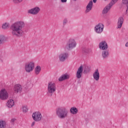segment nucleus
I'll return each mask as SVG.
<instances>
[{"mask_svg": "<svg viewBox=\"0 0 128 128\" xmlns=\"http://www.w3.org/2000/svg\"><path fill=\"white\" fill-rule=\"evenodd\" d=\"M96 0H93V2H94V4H96Z\"/></svg>", "mask_w": 128, "mask_h": 128, "instance_id": "34", "label": "nucleus"}, {"mask_svg": "<svg viewBox=\"0 0 128 128\" xmlns=\"http://www.w3.org/2000/svg\"><path fill=\"white\" fill-rule=\"evenodd\" d=\"M56 84L54 82H49L48 86V94H51V96L56 92Z\"/></svg>", "mask_w": 128, "mask_h": 128, "instance_id": "3", "label": "nucleus"}, {"mask_svg": "<svg viewBox=\"0 0 128 128\" xmlns=\"http://www.w3.org/2000/svg\"><path fill=\"white\" fill-rule=\"evenodd\" d=\"M70 112L72 114H78V108L72 107L70 109Z\"/></svg>", "mask_w": 128, "mask_h": 128, "instance_id": "22", "label": "nucleus"}, {"mask_svg": "<svg viewBox=\"0 0 128 128\" xmlns=\"http://www.w3.org/2000/svg\"><path fill=\"white\" fill-rule=\"evenodd\" d=\"M22 0H12L14 4H20V2H22Z\"/></svg>", "mask_w": 128, "mask_h": 128, "instance_id": "28", "label": "nucleus"}, {"mask_svg": "<svg viewBox=\"0 0 128 128\" xmlns=\"http://www.w3.org/2000/svg\"><path fill=\"white\" fill-rule=\"evenodd\" d=\"M32 117L35 122H40V120H42V116L40 112H35L32 114Z\"/></svg>", "mask_w": 128, "mask_h": 128, "instance_id": "9", "label": "nucleus"}, {"mask_svg": "<svg viewBox=\"0 0 128 128\" xmlns=\"http://www.w3.org/2000/svg\"><path fill=\"white\" fill-rule=\"evenodd\" d=\"M40 12V8L38 7H35L34 8H31L28 10V13L30 14H33L34 16H36L38 12Z\"/></svg>", "mask_w": 128, "mask_h": 128, "instance_id": "10", "label": "nucleus"}, {"mask_svg": "<svg viewBox=\"0 0 128 128\" xmlns=\"http://www.w3.org/2000/svg\"><path fill=\"white\" fill-rule=\"evenodd\" d=\"M104 24L99 23L94 26V30L97 34H102L104 32Z\"/></svg>", "mask_w": 128, "mask_h": 128, "instance_id": "7", "label": "nucleus"}, {"mask_svg": "<svg viewBox=\"0 0 128 128\" xmlns=\"http://www.w3.org/2000/svg\"><path fill=\"white\" fill-rule=\"evenodd\" d=\"M92 0H90L86 7V12L88 14V12H90L92 10Z\"/></svg>", "mask_w": 128, "mask_h": 128, "instance_id": "16", "label": "nucleus"}, {"mask_svg": "<svg viewBox=\"0 0 128 128\" xmlns=\"http://www.w3.org/2000/svg\"><path fill=\"white\" fill-rule=\"evenodd\" d=\"M109 53L108 50H103L102 52V58H103L104 59L107 58H108Z\"/></svg>", "mask_w": 128, "mask_h": 128, "instance_id": "20", "label": "nucleus"}, {"mask_svg": "<svg viewBox=\"0 0 128 128\" xmlns=\"http://www.w3.org/2000/svg\"><path fill=\"white\" fill-rule=\"evenodd\" d=\"M90 49L85 48L83 50L82 52L84 54H88Z\"/></svg>", "mask_w": 128, "mask_h": 128, "instance_id": "27", "label": "nucleus"}, {"mask_svg": "<svg viewBox=\"0 0 128 128\" xmlns=\"http://www.w3.org/2000/svg\"><path fill=\"white\" fill-rule=\"evenodd\" d=\"M62 2H67V0H60Z\"/></svg>", "mask_w": 128, "mask_h": 128, "instance_id": "33", "label": "nucleus"}, {"mask_svg": "<svg viewBox=\"0 0 128 128\" xmlns=\"http://www.w3.org/2000/svg\"><path fill=\"white\" fill-rule=\"evenodd\" d=\"M25 70L26 72H32L34 70V62H30L26 63L24 66Z\"/></svg>", "mask_w": 128, "mask_h": 128, "instance_id": "4", "label": "nucleus"}, {"mask_svg": "<svg viewBox=\"0 0 128 128\" xmlns=\"http://www.w3.org/2000/svg\"><path fill=\"white\" fill-rule=\"evenodd\" d=\"M76 46V40L74 39H70L66 45V48L67 50H70V48H74Z\"/></svg>", "mask_w": 128, "mask_h": 128, "instance_id": "6", "label": "nucleus"}, {"mask_svg": "<svg viewBox=\"0 0 128 128\" xmlns=\"http://www.w3.org/2000/svg\"><path fill=\"white\" fill-rule=\"evenodd\" d=\"M5 38H6L4 37V35L0 36V46H2V44H4Z\"/></svg>", "mask_w": 128, "mask_h": 128, "instance_id": "24", "label": "nucleus"}, {"mask_svg": "<svg viewBox=\"0 0 128 128\" xmlns=\"http://www.w3.org/2000/svg\"><path fill=\"white\" fill-rule=\"evenodd\" d=\"M36 124V122H33L31 124L32 126H34V124Z\"/></svg>", "mask_w": 128, "mask_h": 128, "instance_id": "32", "label": "nucleus"}, {"mask_svg": "<svg viewBox=\"0 0 128 128\" xmlns=\"http://www.w3.org/2000/svg\"><path fill=\"white\" fill-rule=\"evenodd\" d=\"M24 21H18L13 24L10 26L12 30V36H18V38L22 36L24 30L22 28H24Z\"/></svg>", "mask_w": 128, "mask_h": 128, "instance_id": "1", "label": "nucleus"}, {"mask_svg": "<svg viewBox=\"0 0 128 128\" xmlns=\"http://www.w3.org/2000/svg\"><path fill=\"white\" fill-rule=\"evenodd\" d=\"M70 78V76L64 74L62 75L61 77H60L58 78L59 82H62V80H68Z\"/></svg>", "mask_w": 128, "mask_h": 128, "instance_id": "18", "label": "nucleus"}, {"mask_svg": "<svg viewBox=\"0 0 128 128\" xmlns=\"http://www.w3.org/2000/svg\"><path fill=\"white\" fill-rule=\"evenodd\" d=\"M126 46H128V42L126 43Z\"/></svg>", "mask_w": 128, "mask_h": 128, "instance_id": "35", "label": "nucleus"}, {"mask_svg": "<svg viewBox=\"0 0 128 128\" xmlns=\"http://www.w3.org/2000/svg\"><path fill=\"white\" fill-rule=\"evenodd\" d=\"M42 70V68H40V66H36L34 70V73L35 74L38 76L40 72V71Z\"/></svg>", "mask_w": 128, "mask_h": 128, "instance_id": "21", "label": "nucleus"}, {"mask_svg": "<svg viewBox=\"0 0 128 128\" xmlns=\"http://www.w3.org/2000/svg\"><path fill=\"white\" fill-rule=\"evenodd\" d=\"M22 88V86L20 84H16L14 86V90L16 94H18V92H20Z\"/></svg>", "mask_w": 128, "mask_h": 128, "instance_id": "14", "label": "nucleus"}, {"mask_svg": "<svg viewBox=\"0 0 128 128\" xmlns=\"http://www.w3.org/2000/svg\"><path fill=\"white\" fill-rule=\"evenodd\" d=\"M8 98V93L6 90L2 89L0 91V98L2 100H6Z\"/></svg>", "mask_w": 128, "mask_h": 128, "instance_id": "8", "label": "nucleus"}, {"mask_svg": "<svg viewBox=\"0 0 128 128\" xmlns=\"http://www.w3.org/2000/svg\"><path fill=\"white\" fill-rule=\"evenodd\" d=\"M56 114L59 118H66L68 116V110L66 107H60L56 110Z\"/></svg>", "mask_w": 128, "mask_h": 128, "instance_id": "2", "label": "nucleus"}, {"mask_svg": "<svg viewBox=\"0 0 128 128\" xmlns=\"http://www.w3.org/2000/svg\"><path fill=\"white\" fill-rule=\"evenodd\" d=\"M99 48L100 50H108V44L106 41H102L99 44Z\"/></svg>", "mask_w": 128, "mask_h": 128, "instance_id": "13", "label": "nucleus"}, {"mask_svg": "<svg viewBox=\"0 0 128 128\" xmlns=\"http://www.w3.org/2000/svg\"><path fill=\"white\" fill-rule=\"evenodd\" d=\"M93 77L95 80H100V72L98 70L96 69L93 74Z\"/></svg>", "mask_w": 128, "mask_h": 128, "instance_id": "17", "label": "nucleus"}, {"mask_svg": "<svg viewBox=\"0 0 128 128\" xmlns=\"http://www.w3.org/2000/svg\"><path fill=\"white\" fill-rule=\"evenodd\" d=\"M16 119L15 118H13L11 120V122H12V124H14V122H16Z\"/></svg>", "mask_w": 128, "mask_h": 128, "instance_id": "31", "label": "nucleus"}, {"mask_svg": "<svg viewBox=\"0 0 128 128\" xmlns=\"http://www.w3.org/2000/svg\"><path fill=\"white\" fill-rule=\"evenodd\" d=\"M68 58V54L66 52L61 53L58 56L59 60H60V62H64Z\"/></svg>", "mask_w": 128, "mask_h": 128, "instance_id": "11", "label": "nucleus"}, {"mask_svg": "<svg viewBox=\"0 0 128 128\" xmlns=\"http://www.w3.org/2000/svg\"><path fill=\"white\" fill-rule=\"evenodd\" d=\"M66 24H68V19L65 18L63 20V24H64V26H66Z\"/></svg>", "mask_w": 128, "mask_h": 128, "instance_id": "29", "label": "nucleus"}, {"mask_svg": "<svg viewBox=\"0 0 128 128\" xmlns=\"http://www.w3.org/2000/svg\"><path fill=\"white\" fill-rule=\"evenodd\" d=\"M6 128V121L0 120V128Z\"/></svg>", "mask_w": 128, "mask_h": 128, "instance_id": "23", "label": "nucleus"}, {"mask_svg": "<svg viewBox=\"0 0 128 128\" xmlns=\"http://www.w3.org/2000/svg\"><path fill=\"white\" fill-rule=\"evenodd\" d=\"M8 23H4V24H2V28L4 29V30H6V28H8Z\"/></svg>", "mask_w": 128, "mask_h": 128, "instance_id": "26", "label": "nucleus"}, {"mask_svg": "<svg viewBox=\"0 0 128 128\" xmlns=\"http://www.w3.org/2000/svg\"><path fill=\"white\" fill-rule=\"evenodd\" d=\"M122 24H124V17L120 16L118 19L117 28H120L122 26Z\"/></svg>", "mask_w": 128, "mask_h": 128, "instance_id": "15", "label": "nucleus"}, {"mask_svg": "<svg viewBox=\"0 0 128 128\" xmlns=\"http://www.w3.org/2000/svg\"><path fill=\"white\" fill-rule=\"evenodd\" d=\"M122 2L124 4H128V0H122Z\"/></svg>", "mask_w": 128, "mask_h": 128, "instance_id": "30", "label": "nucleus"}, {"mask_svg": "<svg viewBox=\"0 0 128 128\" xmlns=\"http://www.w3.org/2000/svg\"><path fill=\"white\" fill-rule=\"evenodd\" d=\"M84 69L82 68V66H80L78 68L76 73V78H80L82 76V72Z\"/></svg>", "mask_w": 128, "mask_h": 128, "instance_id": "12", "label": "nucleus"}, {"mask_svg": "<svg viewBox=\"0 0 128 128\" xmlns=\"http://www.w3.org/2000/svg\"><path fill=\"white\" fill-rule=\"evenodd\" d=\"M14 106V100H9L7 102V106L8 108H12Z\"/></svg>", "mask_w": 128, "mask_h": 128, "instance_id": "19", "label": "nucleus"}, {"mask_svg": "<svg viewBox=\"0 0 128 128\" xmlns=\"http://www.w3.org/2000/svg\"><path fill=\"white\" fill-rule=\"evenodd\" d=\"M22 110V112L24 113L28 112V106H23Z\"/></svg>", "mask_w": 128, "mask_h": 128, "instance_id": "25", "label": "nucleus"}, {"mask_svg": "<svg viewBox=\"0 0 128 128\" xmlns=\"http://www.w3.org/2000/svg\"><path fill=\"white\" fill-rule=\"evenodd\" d=\"M118 0H112L110 2V3L107 5L105 8H104L103 11H102V14H108V10L112 8V6H114V4H116V2H118Z\"/></svg>", "mask_w": 128, "mask_h": 128, "instance_id": "5", "label": "nucleus"}]
</instances>
